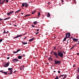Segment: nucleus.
<instances>
[{
	"label": "nucleus",
	"instance_id": "1",
	"mask_svg": "<svg viewBox=\"0 0 79 79\" xmlns=\"http://www.w3.org/2000/svg\"><path fill=\"white\" fill-rule=\"evenodd\" d=\"M61 52H59V51H58V58H59V56L60 57H62L63 56V53Z\"/></svg>",
	"mask_w": 79,
	"mask_h": 79
},
{
	"label": "nucleus",
	"instance_id": "2",
	"mask_svg": "<svg viewBox=\"0 0 79 79\" xmlns=\"http://www.w3.org/2000/svg\"><path fill=\"white\" fill-rule=\"evenodd\" d=\"M54 62L55 64H60L61 63V61H57L56 59H55L54 60Z\"/></svg>",
	"mask_w": 79,
	"mask_h": 79
},
{
	"label": "nucleus",
	"instance_id": "3",
	"mask_svg": "<svg viewBox=\"0 0 79 79\" xmlns=\"http://www.w3.org/2000/svg\"><path fill=\"white\" fill-rule=\"evenodd\" d=\"M66 37L69 38L70 36V33L67 32L66 33Z\"/></svg>",
	"mask_w": 79,
	"mask_h": 79
},
{
	"label": "nucleus",
	"instance_id": "4",
	"mask_svg": "<svg viewBox=\"0 0 79 79\" xmlns=\"http://www.w3.org/2000/svg\"><path fill=\"white\" fill-rule=\"evenodd\" d=\"M12 61L13 62H18L19 61V60L15 58L13 59Z\"/></svg>",
	"mask_w": 79,
	"mask_h": 79
},
{
	"label": "nucleus",
	"instance_id": "5",
	"mask_svg": "<svg viewBox=\"0 0 79 79\" xmlns=\"http://www.w3.org/2000/svg\"><path fill=\"white\" fill-rule=\"evenodd\" d=\"M10 63L9 62H7V63H6L4 65H3V67H7L9 66Z\"/></svg>",
	"mask_w": 79,
	"mask_h": 79
},
{
	"label": "nucleus",
	"instance_id": "6",
	"mask_svg": "<svg viewBox=\"0 0 79 79\" xmlns=\"http://www.w3.org/2000/svg\"><path fill=\"white\" fill-rule=\"evenodd\" d=\"M54 56H56V58H58V53L57 55V53L55 52H54Z\"/></svg>",
	"mask_w": 79,
	"mask_h": 79
},
{
	"label": "nucleus",
	"instance_id": "7",
	"mask_svg": "<svg viewBox=\"0 0 79 79\" xmlns=\"http://www.w3.org/2000/svg\"><path fill=\"white\" fill-rule=\"evenodd\" d=\"M72 39L73 41L75 42H77L78 40V39H77L73 38Z\"/></svg>",
	"mask_w": 79,
	"mask_h": 79
},
{
	"label": "nucleus",
	"instance_id": "8",
	"mask_svg": "<svg viewBox=\"0 0 79 79\" xmlns=\"http://www.w3.org/2000/svg\"><path fill=\"white\" fill-rule=\"evenodd\" d=\"M14 13V11H10L9 13H8L7 15H10V14H12V13Z\"/></svg>",
	"mask_w": 79,
	"mask_h": 79
},
{
	"label": "nucleus",
	"instance_id": "9",
	"mask_svg": "<svg viewBox=\"0 0 79 79\" xmlns=\"http://www.w3.org/2000/svg\"><path fill=\"white\" fill-rule=\"evenodd\" d=\"M25 7H27L29 6V4H28L27 3H25Z\"/></svg>",
	"mask_w": 79,
	"mask_h": 79
},
{
	"label": "nucleus",
	"instance_id": "10",
	"mask_svg": "<svg viewBox=\"0 0 79 79\" xmlns=\"http://www.w3.org/2000/svg\"><path fill=\"white\" fill-rule=\"evenodd\" d=\"M50 17V14L49 13H48L47 15V17L49 18Z\"/></svg>",
	"mask_w": 79,
	"mask_h": 79
},
{
	"label": "nucleus",
	"instance_id": "11",
	"mask_svg": "<svg viewBox=\"0 0 79 79\" xmlns=\"http://www.w3.org/2000/svg\"><path fill=\"white\" fill-rule=\"evenodd\" d=\"M18 58L19 59H22V56H19Z\"/></svg>",
	"mask_w": 79,
	"mask_h": 79
},
{
	"label": "nucleus",
	"instance_id": "12",
	"mask_svg": "<svg viewBox=\"0 0 79 79\" xmlns=\"http://www.w3.org/2000/svg\"><path fill=\"white\" fill-rule=\"evenodd\" d=\"M51 57H51H49L48 60H50L51 61H52L53 60H52V58Z\"/></svg>",
	"mask_w": 79,
	"mask_h": 79
},
{
	"label": "nucleus",
	"instance_id": "13",
	"mask_svg": "<svg viewBox=\"0 0 79 79\" xmlns=\"http://www.w3.org/2000/svg\"><path fill=\"white\" fill-rule=\"evenodd\" d=\"M21 10V9H19V10H18L17 11L15 12V13H18L19 12H20Z\"/></svg>",
	"mask_w": 79,
	"mask_h": 79
},
{
	"label": "nucleus",
	"instance_id": "14",
	"mask_svg": "<svg viewBox=\"0 0 79 79\" xmlns=\"http://www.w3.org/2000/svg\"><path fill=\"white\" fill-rule=\"evenodd\" d=\"M35 12H36L35 10H33V11H32L31 14L33 15V14H34V13Z\"/></svg>",
	"mask_w": 79,
	"mask_h": 79
},
{
	"label": "nucleus",
	"instance_id": "15",
	"mask_svg": "<svg viewBox=\"0 0 79 79\" xmlns=\"http://www.w3.org/2000/svg\"><path fill=\"white\" fill-rule=\"evenodd\" d=\"M34 39V38H32V39H30V40H29V42H31V41H32V40H33Z\"/></svg>",
	"mask_w": 79,
	"mask_h": 79
},
{
	"label": "nucleus",
	"instance_id": "16",
	"mask_svg": "<svg viewBox=\"0 0 79 79\" xmlns=\"http://www.w3.org/2000/svg\"><path fill=\"white\" fill-rule=\"evenodd\" d=\"M64 77L63 78V79H65V78L67 77V75H64Z\"/></svg>",
	"mask_w": 79,
	"mask_h": 79
},
{
	"label": "nucleus",
	"instance_id": "17",
	"mask_svg": "<svg viewBox=\"0 0 79 79\" xmlns=\"http://www.w3.org/2000/svg\"><path fill=\"white\" fill-rule=\"evenodd\" d=\"M34 24V25H36V24H37V21H34V22L33 23Z\"/></svg>",
	"mask_w": 79,
	"mask_h": 79
},
{
	"label": "nucleus",
	"instance_id": "18",
	"mask_svg": "<svg viewBox=\"0 0 79 79\" xmlns=\"http://www.w3.org/2000/svg\"><path fill=\"white\" fill-rule=\"evenodd\" d=\"M24 5H25V3H23V4H22V7H25Z\"/></svg>",
	"mask_w": 79,
	"mask_h": 79
},
{
	"label": "nucleus",
	"instance_id": "19",
	"mask_svg": "<svg viewBox=\"0 0 79 79\" xmlns=\"http://www.w3.org/2000/svg\"><path fill=\"white\" fill-rule=\"evenodd\" d=\"M77 73H79V67H77Z\"/></svg>",
	"mask_w": 79,
	"mask_h": 79
},
{
	"label": "nucleus",
	"instance_id": "20",
	"mask_svg": "<svg viewBox=\"0 0 79 79\" xmlns=\"http://www.w3.org/2000/svg\"><path fill=\"white\" fill-rule=\"evenodd\" d=\"M3 73L5 75H7V73L6 72H3Z\"/></svg>",
	"mask_w": 79,
	"mask_h": 79
},
{
	"label": "nucleus",
	"instance_id": "21",
	"mask_svg": "<svg viewBox=\"0 0 79 79\" xmlns=\"http://www.w3.org/2000/svg\"><path fill=\"white\" fill-rule=\"evenodd\" d=\"M12 70H10V74H12V72H13V71H12Z\"/></svg>",
	"mask_w": 79,
	"mask_h": 79
},
{
	"label": "nucleus",
	"instance_id": "22",
	"mask_svg": "<svg viewBox=\"0 0 79 79\" xmlns=\"http://www.w3.org/2000/svg\"><path fill=\"white\" fill-rule=\"evenodd\" d=\"M30 14H28V15H25V17H27L29 16H30Z\"/></svg>",
	"mask_w": 79,
	"mask_h": 79
},
{
	"label": "nucleus",
	"instance_id": "23",
	"mask_svg": "<svg viewBox=\"0 0 79 79\" xmlns=\"http://www.w3.org/2000/svg\"><path fill=\"white\" fill-rule=\"evenodd\" d=\"M13 68H9L8 69V70H13Z\"/></svg>",
	"mask_w": 79,
	"mask_h": 79
},
{
	"label": "nucleus",
	"instance_id": "24",
	"mask_svg": "<svg viewBox=\"0 0 79 79\" xmlns=\"http://www.w3.org/2000/svg\"><path fill=\"white\" fill-rule=\"evenodd\" d=\"M66 36H65V38H64V40H63V41H65L66 39Z\"/></svg>",
	"mask_w": 79,
	"mask_h": 79
},
{
	"label": "nucleus",
	"instance_id": "25",
	"mask_svg": "<svg viewBox=\"0 0 79 79\" xmlns=\"http://www.w3.org/2000/svg\"><path fill=\"white\" fill-rule=\"evenodd\" d=\"M22 44H27V42H26V43L22 42Z\"/></svg>",
	"mask_w": 79,
	"mask_h": 79
},
{
	"label": "nucleus",
	"instance_id": "26",
	"mask_svg": "<svg viewBox=\"0 0 79 79\" xmlns=\"http://www.w3.org/2000/svg\"><path fill=\"white\" fill-rule=\"evenodd\" d=\"M22 36V35H17L18 38H19V37H21V36Z\"/></svg>",
	"mask_w": 79,
	"mask_h": 79
},
{
	"label": "nucleus",
	"instance_id": "27",
	"mask_svg": "<svg viewBox=\"0 0 79 79\" xmlns=\"http://www.w3.org/2000/svg\"><path fill=\"white\" fill-rule=\"evenodd\" d=\"M40 15V12H39L38 13V16L39 17Z\"/></svg>",
	"mask_w": 79,
	"mask_h": 79
},
{
	"label": "nucleus",
	"instance_id": "28",
	"mask_svg": "<svg viewBox=\"0 0 79 79\" xmlns=\"http://www.w3.org/2000/svg\"><path fill=\"white\" fill-rule=\"evenodd\" d=\"M64 75H60L59 76V78H61V77H63L64 76Z\"/></svg>",
	"mask_w": 79,
	"mask_h": 79
},
{
	"label": "nucleus",
	"instance_id": "29",
	"mask_svg": "<svg viewBox=\"0 0 79 79\" xmlns=\"http://www.w3.org/2000/svg\"><path fill=\"white\" fill-rule=\"evenodd\" d=\"M18 35L16 36L15 37H14L13 38L14 39H17L18 38Z\"/></svg>",
	"mask_w": 79,
	"mask_h": 79
},
{
	"label": "nucleus",
	"instance_id": "30",
	"mask_svg": "<svg viewBox=\"0 0 79 79\" xmlns=\"http://www.w3.org/2000/svg\"><path fill=\"white\" fill-rule=\"evenodd\" d=\"M77 79H79V75H78L77 77Z\"/></svg>",
	"mask_w": 79,
	"mask_h": 79
},
{
	"label": "nucleus",
	"instance_id": "31",
	"mask_svg": "<svg viewBox=\"0 0 79 79\" xmlns=\"http://www.w3.org/2000/svg\"><path fill=\"white\" fill-rule=\"evenodd\" d=\"M55 79H59L58 76H57L55 78Z\"/></svg>",
	"mask_w": 79,
	"mask_h": 79
},
{
	"label": "nucleus",
	"instance_id": "32",
	"mask_svg": "<svg viewBox=\"0 0 79 79\" xmlns=\"http://www.w3.org/2000/svg\"><path fill=\"white\" fill-rule=\"evenodd\" d=\"M5 33H6V32L5 31V30H4V32H3V34H5Z\"/></svg>",
	"mask_w": 79,
	"mask_h": 79
},
{
	"label": "nucleus",
	"instance_id": "33",
	"mask_svg": "<svg viewBox=\"0 0 79 79\" xmlns=\"http://www.w3.org/2000/svg\"><path fill=\"white\" fill-rule=\"evenodd\" d=\"M20 51H21V50H20V49H18V50H17V52H19Z\"/></svg>",
	"mask_w": 79,
	"mask_h": 79
},
{
	"label": "nucleus",
	"instance_id": "34",
	"mask_svg": "<svg viewBox=\"0 0 79 79\" xmlns=\"http://www.w3.org/2000/svg\"><path fill=\"white\" fill-rule=\"evenodd\" d=\"M74 48V46H73L70 49L72 50Z\"/></svg>",
	"mask_w": 79,
	"mask_h": 79
},
{
	"label": "nucleus",
	"instance_id": "35",
	"mask_svg": "<svg viewBox=\"0 0 79 79\" xmlns=\"http://www.w3.org/2000/svg\"><path fill=\"white\" fill-rule=\"evenodd\" d=\"M14 53V54H16V53H17V51H16H16H14V52H13Z\"/></svg>",
	"mask_w": 79,
	"mask_h": 79
},
{
	"label": "nucleus",
	"instance_id": "36",
	"mask_svg": "<svg viewBox=\"0 0 79 79\" xmlns=\"http://www.w3.org/2000/svg\"><path fill=\"white\" fill-rule=\"evenodd\" d=\"M1 21H3L2 19L0 18V22Z\"/></svg>",
	"mask_w": 79,
	"mask_h": 79
},
{
	"label": "nucleus",
	"instance_id": "37",
	"mask_svg": "<svg viewBox=\"0 0 79 79\" xmlns=\"http://www.w3.org/2000/svg\"><path fill=\"white\" fill-rule=\"evenodd\" d=\"M0 72H1V73H3V70H0Z\"/></svg>",
	"mask_w": 79,
	"mask_h": 79
},
{
	"label": "nucleus",
	"instance_id": "38",
	"mask_svg": "<svg viewBox=\"0 0 79 79\" xmlns=\"http://www.w3.org/2000/svg\"><path fill=\"white\" fill-rule=\"evenodd\" d=\"M9 2V0H6V3H7L8 2Z\"/></svg>",
	"mask_w": 79,
	"mask_h": 79
},
{
	"label": "nucleus",
	"instance_id": "39",
	"mask_svg": "<svg viewBox=\"0 0 79 79\" xmlns=\"http://www.w3.org/2000/svg\"><path fill=\"white\" fill-rule=\"evenodd\" d=\"M2 40V39H1V40H0V43H1V42H2V40Z\"/></svg>",
	"mask_w": 79,
	"mask_h": 79
},
{
	"label": "nucleus",
	"instance_id": "40",
	"mask_svg": "<svg viewBox=\"0 0 79 79\" xmlns=\"http://www.w3.org/2000/svg\"><path fill=\"white\" fill-rule=\"evenodd\" d=\"M56 47H54V50H56Z\"/></svg>",
	"mask_w": 79,
	"mask_h": 79
},
{
	"label": "nucleus",
	"instance_id": "41",
	"mask_svg": "<svg viewBox=\"0 0 79 79\" xmlns=\"http://www.w3.org/2000/svg\"><path fill=\"white\" fill-rule=\"evenodd\" d=\"M31 26H32V27H35V26L33 25H31Z\"/></svg>",
	"mask_w": 79,
	"mask_h": 79
},
{
	"label": "nucleus",
	"instance_id": "42",
	"mask_svg": "<svg viewBox=\"0 0 79 79\" xmlns=\"http://www.w3.org/2000/svg\"><path fill=\"white\" fill-rule=\"evenodd\" d=\"M39 32L38 31L36 33L35 35H37V34H39Z\"/></svg>",
	"mask_w": 79,
	"mask_h": 79
},
{
	"label": "nucleus",
	"instance_id": "43",
	"mask_svg": "<svg viewBox=\"0 0 79 79\" xmlns=\"http://www.w3.org/2000/svg\"><path fill=\"white\" fill-rule=\"evenodd\" d=\"M53 51H52L51 53H50V54H52L53 53Z\"/></svg>",
	"mask_w": 79,
	"mask_h": 79
},
{
	"label": "nucleus",
	"instance_id": "44",
	"mask_svg": "<svg viewBox=\"0 0 79 79\" xmlns=\"http://www.w3.org/2000/svg\"><path fill=\"white\" fill-rule=\"evenodd\" d=\"M4 2H2V3L1 2L0 3V5L3 4Z\"/></svg>",
	"mask_w": 79,
	"mask_h": 79
},
{
	"label": "nucleus",
	"instance_id": "45",
	"mask_svg": "<svg viewBox=\"0 0 79 79\" xmlns=\"http://www.w3.org/2000/svg\"><path fill=\"white\" fill-rule=\"evenodd\" d=\"M7 19V18H6L5 19H3V20H6Z\"/></svg>",
	"mask_w": 79,
	"mask_h": 79
},
{
	"label": "nucleus",
	"instance_id": "46",
	"mask_svg": "<svg viewBox=\"0 0 79 79\" xmlns=\"http://www.w3.org/2000/svg\"><path fill=\"white\" fill-rule=\"evenodd\" d=\"M20 69L21 70H22V67H20Z\"/></svg>",
	"mask_w": 79,
	"mask_h": 79
},
{
	"label": "nucleus",
	"instance_id": "47",
	"mask_svg": "<svg viewBox=\"0 0 79 79\" xmlns=\"http://www.w3.org/2000/svg\"><path fill=\"white\" fill-rule=\"evenodd\" d=\"M39 30H40L39 29H37L36 31H39Z\"/></svg>",
	"mask_w": 79,
	"mask_h": 79
},
{
	"label": "nucleus",
	"instance_id": "48",
	"mask_svg": "<svg viewBox=\"0 0 79 79\" xmlns=\"http://www.w3.org/2000/svg\"><path fill=\"white\" fill-rule=\"evenodd\" d=\"M77 55H78V56H79V53H77Z\"/></svg>",
	"mask_w": 79,
	"mask_h": 79
},
{
	"label": "nucleus",
	"instance_id": "49",
	"mask_svg": "<svg viewBox=\"0 0 79 79\" xmlns=\"http://www.w3.org/2000/svg\"><path fill=\"white\" fill-rule=\"evenodd\" d=\"M9 33V31H7L6 32V34H8V33Z\"/></svg>",
	"mask_w": 79,
	"mask_h": 79
},
{
	"label": "nucleus",
	"instance_id": "50",
	"mask_svg": "<svg viewBox=\"0 0 79 79\" xmlns=\"http://www.w3.org/2000/svg\"><path fill=\"white\" fill-rule=\"evenodd\" d=\"M10 58V57H7V60H9Z\"/></svg>",
	"mask_w": 79,
	"mask_h": 79
},
{
	"label": "nucleus",
	"instance_id": "51",
	"mask_svg": "<svg viewBox=\"0 0 79 79\" xmlns=\"http://www.w3.org/2000/svg\"><path fill=\"white\" fill-rule=\"evenodd\" d=\"M48 5H50V2H49L48 3Z\"/></svg>",
	"mask_w": 79,
	"mask_h": 79
},
{
	"label": "nucleus",
	"instance_id": "52",
	"mask_svg": "<svg viewBox=\"0 0 79 79\" xmlns=\"http://www.w3.org/2000/svg\"><path fill=\"white\" fill-rule=\"evenodd\" d=\"M58 73H60V71H58Z\"/></svg>",
	"mask_w": 79,
	"mask_h": 79
},
{
	"label": "nucleus",
	"instance_id": "53",
	"mask_svg": "<svg viewBox=\"0 0 79 79\" xmlns=\"http://www.w3.org/2000/svg\"><path fill=\"white\" fill-rule=\"evenodd\" d=\"M10 17H8V18H7V19H10Z\"/></svg>",
	"mask_w": 79,
	"mask_h": 79
},
{
	"label": "nucleus",
	"instance_id": "54",
	"mask_svg": "<svg viewBox=\"0 0 79 79\" xmlns=\"http://www.w3.org/2000/svg\"><path fill=\"white\" fill-rule=\"evenodd\" d=\"M76 66L75 65H73V67H74Z\"/></svg>",
	"mask_w": 79,
	"mask_h": 79
},
{
	"label": "nucleus",
	"instance_id": "55",
	"mask_svg": "<svg viewBox=\"0 0 79 79\" xmlns=\"http://www.w3.org/2000/svg\"><path fill=\"white\" fill-rule=\"evenodd\" d=\"M26 38H27V37H26L25 38H24L23 39V40H24L25 39H26Z\"/></svg>",
	"mask_w": 79,
	"mask_h": 79
},
{
	"label": "nucleus",
	"instance_id": "56",
	"mask_svg": "<svg viewBox=\"0 0 79 79\" xmlns=\"http://www.w3.org/2000/svg\"><path fill=\"white\" fill-rule=\"evenodd\" d=\"M22 69H23V70H24V68H23V67H22Z\"/></svg>",
	"mask_w": 79,
	"mask_h": 79
},
{
	"label": "nucleus",
	"instance_id": "57",
	"mask_svg": "<svg viewBox=\"0 0 79 79\" xmlns=\"http://www.w3.org/2000/svg\"><path fill=\"white\" fill-rule=\"evenodd\" d=\"M16 72V70H15V71L14 72V73H15Z\"/></svg>",
	"mask_w": 79,
	"mask_h": 79
},
{
	"label": "nucleus",
	"instance_id": "58",
	"mask_svg": "<svg viewBox=\"0 0 79 79\" xmlns=\"http://www.w3.org/2000/svg\"><path fill=\"white\" fill-rule=\"evenodd\" d=\"M23 56H25V55L24 54H23Z\"/></svg>",
	"mask_w": 79,
	"mask_h": 79
},
{
	"label": "nucleus",
	"instance_id": "59",
	"mask_svg": "<svg viewBox=\"0 0 79 79\" xmlns=\"http://www.w3.org/2000/svg\"><path fill=\"white\" fill-rule=\"evenodd\" d=\"M63 53L64 54H65L66 52H63Z\"/></svg>",
	"mask_w": 79,
	"mask_h": 79
},
{
	"label": "nucleus",
	"instance_id": "60",
	"mask_svg": "<svg viewBox=\"0 0 79 79\" xmlns=\"http://www.w3.org/2000/svg\"><path fill=\"white\" fill-rule=\"evenodd\" d=\"M14 26L16 27H17V26L16 25H14Z\"/></svg>",
	"mask_w": 79,
	"mask_h": 79
},
{
	"label": "nucleus",
	"instance_id": "61",
	"mask_svg": "<svg viewBox=\"0 0 79 79\" xmlns=\"http://www.w3.org/2000/svg\"><path fill=\"white\" fill-rule=\"evenodd\" d=\"M60 48V49H61L62 48V47H61V48L60 47V48Z\"/></svg>",
	"mask_w": 79,
	"mask_h": 79
},
{
	"label": "nucleus",
	"instance_id": "62",
	"mask_svg": "<svg viewBox=\"0 0 79 79\" xmlns=\"http://www.w3.org/2000/svg\"><path fill=\"white\" fill-rule=\"evenodd\" d=\"M23 14H24V13H21V14L22 15H23Z\"/></svg>",
	"mask_w": 79,
	"mask_h": 79
},
{
	"label": "nucleus",
	"instance_id": "63",
	"mask_svg": "<svg viewBox=\"0 0 79 79\" xmlns=\"http://www.w3.org/2000/svg\"><path fill=\"white\" fill-rule=\"evenodd\" d=\"M62 2H64V1H63V0H62Z\"/></svg>",
	"mask_w": 79,
	"mask_h": 79
},
{
	"label": "nucleus",
	"instance_id": "64",
	"mask_svg": "<svg viewBox=\"0 0 79 79\" xmlns=\"http://www.w3.org/2000/svg\"><path fill=\"white\" fill-rule=\"evenodd\" d=\"M79 44V41H78V43H77V44Z\"/></svg>",
	"mask_w": 79,
	"mask_h": 79
}]
</instances>
